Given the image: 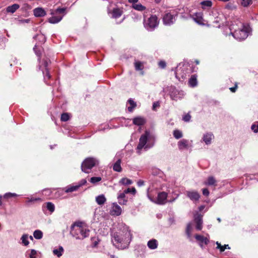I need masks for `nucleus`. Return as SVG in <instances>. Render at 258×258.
<instances>
[{
	"label": "nucleus",
	"mask_w": 258,
	"mask_h": 258,
	"mask_svg": "<svg viewBox=\"0 0 258 258\" xmlns=\"http://www.w3.org/2000/svg\"><path fill=\"white\" fill-rule=\"evenodd\" d=\"M36 37H39V38L42 39L43 42H44L45 41V38L43 35H38Z\"/></svg>",
	"instance_id": "052dcab7"
},
{
	"label": "nucleus",
	"mask_w": 258,
	"mask_h": 258,
	"mask_svg": "<svg viewBox=\"0 0 258 258\" xmlns=\"http://www.w3.org/2000/svg\"><path fill=\"white\" fill-rule=\"evenodd\" d=\"M46 207L47 209L52 213L54 211L55 206L51 202H47L46 203Z\"/></svg>",
	"instance_id": "f704fd0d"
},
{
	"label": "nucleus",
	"mask_w": 258,
	"mask_h": 258,
	"mask_svg": "<svg viewBox=\"0 0 258 258\" xmlns=\"http://www.w3.org/2000/svg\"><path fill=\"white\" fill-rule=\"evenodd\" d=\"M194 220L196 223V229L201 230L203 227L202 216L198 213L195 216Z\"/></svg>",
	"instance_id": "f3484780"
},
{
	"label": "nucleus",
	"mask_w": 258,
	"mask_h": 258,
	"mask_svg": "<svg viewBox=\"0 0 258 258\" xmlns=\"http://www.w3.org/2000/svg\"><path fill=\"white\" fill-rule=\"evenodd\" d=\"M174 91L171 93L170 96L172 99L177 100L178 99H181L182 98L183 96V92L182 91H178L175 90L174 88L173 89Z\"/></svg>",
	"instance_id": "6ab92c4d"
},
{
	"label": "nucleus",
	"mask_w": 258,
	"mask_h": 258,
	"mask_svg": "<svg viewBox=\"0 0 258 258\" xmlns=\"http://www.w3.org/2000/svg\"><path fill=\"white\" fill-rule=\"evenodd\" d=\"M33 50L35 51L36 54L40 57L41 54V51L40 49H38L37 47V46L36 45H35L34 47L33 48Z\"/></svg>",
	"instance_id": "3c124183"
},
{
	"label": "nucleus",
	"mask_w": 258,
	"mask_h": 258,
	"mask_svg": "<svg viewBox=\"0 0 258 258\" xmlns=\"http://www.w3.org/2000/svg\"><path fill=\"white\" fill-rule=\"evenodd\" d=\"M192 18L194 21L199 24L204 25V20L203 19V14L202 12H198L194 14Z\"/></svg>",
	"instance_id": "2eb2a0df"
},
{
	"label": "nucleus",
	"mask_w": 258,
	"mask_h": 258,
	"mask_svg": "<svg viewBox=\"0 0 258 258\" xmlns=\"http://www.w3.org/2000/svg\"><path fill=\"white\" fill-rule=\"evenodd\" d=\"M216 244L217 245L216 248L219 249L220 252H223L226 248H228V249L230 248L228 244H225L224 245H221V244L218 241L216 242Z\"/></svg>",
	"instance_id": "7c9ffc66"
},
{
	"label": "nucleus",
	"mask_w": 258,
	"mask_h": 258,
	"mask_svg": "<svg viewBox=\"0 0 258 258\" xmlns=\"http://www.w3.org/2000/svg\"><path fill=\"white\" fill-rule=\"evenodd\" d=\"M27 254L29 255V258H37V252L34 249H31L27 251Z\"/></svg>",
	"instance_id": "c9c22d12"
},
{
	"label": "nucleus",
	"mask_w": 258,
	"mask_h": 258,
	"mask_svg": "<svg viewBox=\"0 0 258 258\" xmlns=\"http://www.w3.org/2000/svg\"><path fill=\"white\" fill-rule=\"evenodd\" d=\"M20 6L18 4H14L7 8V12L8 13H14L19 8Z\"/></svg>",
	"instance_id": "cd10ccee"
},
{
	"label": "nucleus",
	"mask_w": 258,
	"mask_h": 258,
	"mask_svg": "<svg viewBox=\"0 0 258 258\" xmlns=\"http://www.w3.org/2000/svg\"><path fill=\"white\" fill-rule=\"evenodd\" d=\"M167 194L164 191L158 194L156 201L155 202L158 204L164 205L167 202Z\"/></svg>",
	"instance_id": "9b49d317"
},
{
	"label": "nucleus",
	"mask_w": 258,
	"mask_h": 258,
	"mask_svg": "<svg viewBox=\"0 0 258 258\" xmlns=\"http://www.w3.org/2000/svg\"><path fill=\"white\" fill-rule=\"evenodd\" d=\"M111 15V17L113 18H118L120 17L122 14V11L121 9L119 8H114L112 10V12H109Z\"/></svg>",
	"instance_id": "412c9836"
},
{
	"label": "nucleus",
	"mask_w": 258,
	"mask_h": 258,
	"mask_svg": "<svg viewBox=\"0 0 258 258\" xmlns=\"http://www.w3.org/2000/svg\"><path fill=\"white\" fill-rule=\"evenodd\" d=\"M79 188V185H78L71 186L70 187H67V188L66 189V192H70L76 191Z\"/></svg>",
	"instance_id": "ea45409f"
},
{
	"label": "nucleus",
	"mask_w": 258,
	"mask_h": 258,
	"mask_svg": "<svg viewBox=\"0 0 258 258\" xmlns=\"http://www.w3.org/2000/svg\"><path fill=\"white\" fill-rule=\"evenodd\" d=\"M202 192H203V195H204L205 196L207 197L209 195V190L207 188H203L202 189Z\"/></svg>",
	"instance_id": "5fc2aeb1"
},
{
	"label": "nucleus",
	"mask_w": 258,
	"mask_h": 258,
	"mask_svg": "<svg viewBox=\"0 0 258 258\" xmlns=\"http://www.w3.org/2000/svg\"><path fill=\"white\" fill-rule=\"evenodd\" d=\"M98 161L93 158H87L82 163V170L85 173H89L91 170L97 163Z\"/></svg>",
	"instance_id": "6e6552de"
},
{
	"label": "nucleus",
	"mask_w": 258,
	"mask_h": 258,
	"mask_svg": "<svg viewBox=\"0 0 258 258\" xmlns=\"http://www.w3.org/2000/svg\"><path fill=\"white\" fill-rule=\"evenodd\" d=\"M251 128L253 131V132L257 133L258 132V121H256V122H254L253 124H252L251 126Z\"/></svg>",
	"instance_id": "09e8293b"
},
{
	"label": "nucleus",
	"mask_w": 258,
	"mask_h": 258,
	"mask_svg": "<svg viewBox=\"0 0 258 258\" xmlns=\"http://www.w3.org/2000/svg\"><path fill=\"white\" fill-rule=\"evenodd\" d=\"M128 103L130 104V106L128 107V110L130 112H132L133 109L136 106V103L131 99L128 100Z\"/></svg>",
	"instance_id": "a19ab883"
},
{
	"label": "nucleus",
	"mask_w": 258,
	"mask_h": 258,
	"mask_svg": "<svg viewBox=\"0 0 258 258\" xmlns=\"http://www.w3.org/2000/svg\"><path fill=\"white\" fill-rule=\"evenodd\" d=\"M159 106V104L158 102H154L153 105V109H155L156 107H158Z\"/></svg>",
	"instance_id": "680f3d73"
},
{
	"label": "nucleus",
	"mask_w": 258,
	"mask_h": 258,
	"mask_svg": "<svg viewBox=\"0 0 258 258\" xmlns=\"http://www.w3.org/2000/svg\"><path fill=\"white\" fill-rule=\"evenodd\" d=\"M186 193L187 197L194 202L199 201L201 197L200 194L196 190L187 191Z\"/></svg>",
	"instance_id": "ddd939ff"
},
{
	"label": "nucleus",
	"mask_w": 258,
	"mask_h": 258,
	"mask_svg": "<svg viewBox=\"0 0 258 258\" xmlns=\"http://www.w3.org/2000/svg\"><path fill=\"white\" fill-rule=\"evenodd\" d=\"M138 0H128V2L131 3H136L138 2Z\"/></svg>",
	"instance_id": "0e129e2a"
},
{
	"label": "nucleus",
	"mask_w": 258,
	"mask_h": 258,
	"mask_svg": "<svg viewBox=\"0 0 258 258\" xmlns=\"http://www.w3.org/2000/svg\"><path fill=\"white\" fill-rule=\"evenodd\" d=\"M192 225L191 223L188 224L186 227V233L188 236V238H190L191 237V233L192 231Z\"/></svg>",
	"instance_id": "37998d69"
},
{
	"label": "nucleus",
	"mask_w": 258,
	"mask_h": 258,
	"mask_svg": "<svg viewBox=\"0 0 258 258\" xmlns=\"http://www.w3.org/2000/svg\"><path fill=\"white\" fill-rule=\"evenodd\" d=\"M135 69L137 71H141L144 68L143 64L142 62L137 61L135 62Z\"/></svg>",
	"instance_id": "4c0bfd02"
},
{
	"label": "nucleus",
	"mask_w": 258,
	"mask_h": 258,
	"mask_svg": "<svg viewBox=\"0 0 258 258\" xmlns=\"http://www.w3.org/2000/svg\"><path fill=\"white\" fill-rule=\"evenodd\" d=\"M50 62V60L48 59H43L42 61L39 63V69H40L43 74L44 80L47 84H49L46 81L47 79H49L51 77L48 69V66Z\"/></svg>",
	"instance_id": "9d476101"
},
{
	"label": "nucleus",
	"mask_w": 258,
	"mask_h": 258,
	"mask_svg": "<svg viewBox=\"0 0 258 258\" xmlns=\"http://www.w3.org/2000/svg\"><path fill=\"white\" fill-rule=\"evenodd\" d=\"M148 197L151 201H153V199L148 195Z\"/></svg>",
	"instance_id": "774afa93"
},
{
	"label": "nucleus",
	"mask_w": 258,
	"mask_h": 258,
	"mask_svg": "<svg viewBox=\"0 0 258 258\" xmlns=\"http://www.w3.org/2000/svg\"><path fill=\"white\" fill-rule=\"evenodd\" d=\"M202 7L203 9H205L207 8L211 7L212 5V3L210 1H206L201 2V3Z\"/></svg>",
	"instance_id": "e433bc0d"
},
{
	"label": "nucleus",
	"mask_w": 258,
	"mask_h": 258,
	"mask_svg": "<svg viewBox=\"0 0 258 258\" xmlns=\"http://www.w3.org/2000/svg\"><path fill=\"white\" fill-rule=\"evenodd\" d=\"M70 119L69 114L67 113H63L61 115V120L62 121H67Z\"/></svg>",
	"instance_id": "49530a36"
},
{
	"label": "nucleus",
	"mask_w": 258,
	"mask_h": 258,
	"mask_svg": "<svg viewBox=\"0 0 258 258\" xmlns=\"http://www.w3.org/2000/svg\"><path fill=\"white\" fill-rule=\"evenodd\" d=\"M158 64L159 66L162 69H163L166 67V62L164 61H159Z\"/></svg>",
	"instance_id": "6e6d98bb"
},
{
	"label": "nucleus",
	"mask_w": 258,
	"mask_h": 258,
	"mask_svg": "<svg viewBox=\"0 0 258 258\" xmlns=\"http://www.w3.org/2000/svg\"><path fill=\"white\" fill-rule=\"evenodd\" d=\"M217 220L219 221V222H221V219L220 218H218Z\"/></svg>",
	"instance_id": "338daca9"
},
{
	"label": "nucleus",
	"mask_w": 258,
	"mask_h": 258,
	"mask_svg": "<svg viewBox=\"0 0 258 258\" xmlns=\"http://www.w3.org/2000/svg\"><path fill=\"white\" fill-rule=\"evenodd\" d=\"M173 136L176 139H179L182 137V133L179 130H175L173 132Z\"/></svg>",
	"instance_id": "c03bdc74"
},
{
	"label": "nucleus",
	"mask_w": 258,
	"mask_h": 258,
	"mask_svg": "<svg viewBox=\"0 0 258 258\" xmlns=\"http://www.w3.org/2000/svg\"><path fill=\"white\" fill-rule=\"evenodd\" d=\"M125 194L132 193L133 195H135L136 193V189L135 187H133L132 188H128L124 190L123 191Z\"/></svg>",
	"instance_id": "a18cd8bd"
},
{
	"label": "nucleus",
	"mask_w": 258,
	"mask_h": 258,
	"mask_svg": "<svg viewBox=\"0 0 258 258\" xmlns=\"http://www.w3.org/2000/svg\"><path fill=\"white\" fill-rule=\"evenodd\" d=\"M137 184L139 186H143L144 184V182L143 180H140L138 181Z\"/></svg>",
	"instance_id": "bf43d9fd"
},
{
	"label": "nucleus",
	"mask_w": 258,
	"mask_h": 258,
	"mask_svg": "<svg viewBox=\"0 0 258 258\" xmlns=\"http://www.w3.org/2000/svg\"><path fill=\"white\" fill-rule=\"evenodd\" d=\"M155 141V135L149 131H146L139 139V142L137 147L138 153L140 154L142 149L147 150L153 147Z\"/></svg>",
	"instance_id": "7ed1b4c3"
},
{
	"label": "nucleus",
	"mask_w": 258,
	"mask_h": 258,
	"mask_svg": "<svg viewBox=\"0 0 258 258\" xmlns=\"http://www.w3.org/2000/svg\"><path fill=\"white\" fill-rule=\"evenodd\" d=\"M66 8H57L55 11H51L50 14L52 16L48 21L51 24H55L60 22L65 14Z\"/></svg>",
	"instance_id": "423d86ee"
},
{
	"label": "nucleus",
	"mask_w": 258,
	"mask_h": 258,
	"mask_svg": "<svg viewBox=\"0 0 258 258\" xmlns=\"http://www.w3.org/2000/svg\"><path fill=\"white\" fill-rule=\"evenodd\" d=\"M252 0H242L241 2V5L244 7H246L248 6L249 5L251 4Z\"/></svg>",
	"instance_id": "8fccbe9b"
},
{
	"label": "nucleus",
	"mask_w": 258,
	"mask_h": 258,
	"mask_svg": "<svg viewBox=\"0 0 258 258\" xmlns=\"http://www.w3.org/2000/svg\"><path fill=\"white\" fill-rule=\"evenodd\" d=\"M17 196V195L15 193H11V192H9V193H7L5 195H4V198H10L11 197H16Z\"/></svg>",
	"instance_id": "603ef678"
},
{
	"label": "nucleus",
	"mask_w": 258,
	"mask_h": 258,
	"mask_svg": "<svg viewBox=\"0 0 258 258\" xmlns=\"http://www.w3.org/2000/svg\"><path fill=\"white\" fill-rule=\"evenodd\" d=\"M118 203L120 205H126L127 200L125 198V194L124 192L119 193L117 197Z\"/></svg>",
	"instance_id": "5701e85b"
},
{
	"label": "nucleus",
	"mask_w": 258,
	"mask_h": 258,
	"mask_svg": "<svg viewBox=\"0 0 258 258\" xmlns=\"http://www.w3.org/2000/svg\"><path fill=\"white\" fill-rule=\"evenodd\" d=\"M33 236L36 239H40L42 238L43 233L40 230H36L33 233Z\"/></svg>",
	"instance_id": "473e14b6"
},
{
	"label": "nucleus",
	"mask_w": 258,
	"mask_h": 258,
	"mask_svg": "<svg viewBox=\"0 0 258 258\" xmlns=\"http://www.w3.org/2000/svg\"><path fill=\"white\" fill-rule=\"evenodd\" d=\"M106 201V199L104 195H100L96 197V202L99 205H103Z\"/></svg>",
	"instance_id": "393cba45"
},
{
	"label": "nucleus",
	"mask_w": 258,
	"mask_h": 258,
	"mask_svg": "<svg viewBox=\"0 0 258 258\" xmlns=\"http://www.w3.org/2000/svg\"><path fill=\"white\" fill-rule=\"evenodd\" d=\"M119 183L123 185H130L133 183L132 180L127 178H122Z\"/></svg>",
	"instance_id": "58836bf2"
},
{
	"label": "nucleus",
	"mask_w": 258,
	"mask_h": 258,
	"mask_svg": "<svg viewBox=\"0 0 258 258\" xmlns=\"http://www.w3.org/2000/svg\"><path fill=\"white\" fill-rule=\"evenodd\" d=\"M147 245L151 249H155L157 247L158 242L156 239H152L148 242Z\"/></svg>",
	"instance_id": "a878e982"
},
{
	"label": "nucleus",
	"mask_w": 258,
	"mask_h": 258,
	"mask_svg": "<svg viewBox=\"0 0 258 258\" xmlns=\"http://www.w3.org/2000/svg\"><path fill=\"white\" fill-rule=\"evenodd\" d=\"M122 209L116 203H113L110 210V214L114 216H119L121 214Z\"/></svg>",
	"instance_id": "4468645a"
},
{
	"label": "nucleus",
	"mask_w": 258,
	"mask_h": 258,
	"mask_svg": "<svg viewBox=\"0 0 258 258\" xmlns=\"http://www.w3.org/2000/svg\"><path fill=\"white\" fill-rule=\"evenodd\" d=\"M133 8L138 11H142L146 9V8L140 4H134Z\"/></svg>",
	"instance_id": "79ce46f5"
},
{
	"label": "nucleus",
	"mask_w": 258,
	"mask_h": 258,
	"mask_svg": "<svg viewBox=\"0 0 258 258\" xmlns=\"http://www.w3.org/2000/svg\"><path fill=\"white\" fill-rule=\"evenodd\" d=\"M87 182V181L86 179H82L80 181V183L78 184L79 185V187L84 184H85Z\"/></svg>",
	"instance_id": "13d9d810"
},
{
	"label": "nucleus",
	"mask_w": 258,
	"mask_h": 258,
	"mask_svg": "<svg viewBox=\"0 0 258 258\" xmlns=\"http://www.w3.org/2000/svg\"><path fill=\"white\" fill-rule=\"evenodd\" d=\"M195 238L199 241V245L202 248H203V244L207 245L209 242V236L204 237L203 235L196 234L195 235Z\"/></svg>",
	"instance_id": "f8f14e48"
},
{
	"label": "nucleus",
	"mask_w": 258,
	"mask_h": 258,
	"mask_svg": "<svg viewBox=\"0 0 258 258\" xmlns=\"http://www.w3.org/2000/svg\"><path fill=\"white\" fill-rule=\"evenodd\" d=\"M99 240L98 239L96 240L95 239H93V242H92V246L93 247H97L98 243H99Z\"/></svg>",
	"instance_id": "4d7b16f0"
},
{
	"label": "nucleus",
	"mask_w": 258,
	"mask_h": 258,
	"mask_svg": "<svg viewBox=\"0 0 258 258\" xmlns=\"http://www.w3.org/2000/svg\"><path fill=\"white\" fill-rule=\"evenodd\" d=\"M177 10H170L165 12L163 16V22L165 25L170 26L174 23L178 16Z\"/></svg>",
	"instance_id": "39448f33"
},
{
	"label": "nucleus",
	"mask_w": 258,
	"mask_h": 258,
	"mask_svg": "<svg viewBox=\"0 0 258 258\" xmlns=\"http://www.w3.org/2000/svg\"><path fill=\"white\" fill-rule=\"evenodd\" d=\"M70 233L76 239L83 240L89 236L90 230L82 223H75L71 227Z\"/></svg>",
	"instance_id": "20e7f679"
},
{
	"label": "nucleus",
	"mask_w": 258,
	"mask_h": 258,
	"mask_svg": "<svg viewBox=\"0 0 258 258\" xmlns=\"http://www.w3.org/2000/svg\"><path fill=\"white\" fill-rule=\"evenodd\" d=\"M178 146L179 150L187 149L191 147V145L189 141L185 139H182L178 143Z\"/></svg>",
	"instance_id": "dca6fc26"
},
{
	"label": "nucleus",
	"mask_w": 258,
	"mask_h": 258,
	"mask_svg": "<svg viewBox=\"0 0 258 258\" xmlns=\"http://www.w3.org/2000/svg\"><path fill=\"white\" fill-rule=\"evenodd\" d=\"M146 119L141 116L135 117L133 119V123L137 125H142L146 123Z\"/></svg>",
	"instance_id": "b1692460"
},
{
	"label": "nucleus",
	"mask_w": 258,
	"mask_h": 258,
	"mask_svg": "<svg viewBox=\"0 0 258 258\" xmlns=\"http://www.w3.org/2000/svg\"><path fill=\"white\" fill-rule=\"evenodd\" d=\"M64 251L63 248L61 246H59L58 248L54 249L53 250V253L57 257L61 256Z\"/></svg>",
	"instance_id": "c85d7f7f"
},
{
	"label": "nucleus",
	"mask_w": 258,
	"mask_h": 258,
	"mask_svg": "<svg viewBox=\"0 0 258 258\" xmlns=\"http://www.w3.org/2000/svg\"><path fill=\"white\" fill-rule=\"evenodd\" d=\"M159 21L156 16H151L144 20V26L148 31H153L158 25Z\"/></svg>",
	"instance_id": "1a4fd4ad"
},
{
	"label": "nucleus",
	"mask_w": 258,
	"mask_h": 258,
	"mask_svg": "<svg viewBox=\"0 0 258 258\" xmlns=\"http://www.w3.org/2000/svg\"><path fill=\"white\" fill-rule=\"evenodd\" d=\"M203 183L204 185L207 186H216L217 185V181L214 176H210L204 181Z\"/></svg>",
	"instance_id": "a211bd4d"
},
{
	"label": "nucleus",
	"mask_w": 258,
	"mask_h": 258,
	"mask_svg": "<svg viewBox=\"0 0 258 258\" xmlns=\"http://www.w3.org/2000/svg\"><path fill=\"white\" fill-rule=\"evenodd\" d=\"M120 164L121 160L119 159L115 162V163L114 164L113 166V170L117 172H121L122 170V168Z\"/></svg>",
	"instance_id": "bb28decb"
},
{
	"label": "nucleus",
	"mask_w": 258,
	"mask_h": 258,
	"mask_svg": "<svg viewBox=\"0 0 258 258\" xmlns=\"http://www.w3.org/2000/svg\"><path fill=\"white\" fill-rule=\"evenodd\" d=\"M213 138L214 136L212 133H207L204 135L203 140L206 144L209 145L211 143Z\"/></svg>",
	"instance_id": "4be33fe9"
},
{
	"label": "nucleus",
	"mask_w": 258,
	"mask_h": 258,
	"mask_svg": "<svg viewBox=\"0 0 258 258\" xmlns=\"http://www.w3.org/2000/svg\"><path fill=\"white\" fill-rule=\"evenodd\" d=\"M34 15L36 17H42L46 15L45 10L42 8H37L33 10Z\"/></svg>",
	"instance_id": "aec40b11"
},
{
	"label": "nucleus",
	"mask_w": 258,
	"mask_h": 258,
	"mask_svg": "<svg viewBox=\"0 0 258 258\" xmlns=\"http://www.w3.org/2000/svg\"><path fill=\"white\" fill-rule=\"evenodd\" d=\"M41 201V199L40 198H36L33 196H31L30 197H27L26 198V203L29 204L30 203H34L37 201Z\"/></svg>",
	"instance_id": "2f4dec72"
},
{
	"label": "nucleus",
	"mask_w": 258,
	"mask_h": 258,
	"mask_svg": "<svg viewBox=\"0 0 258 258\" xmlns=\"http://www.w3.org/2000/svg\"><path fill=\"white\" fill-rule=\"evenodd\" d=\"M28 235L27 234H24L21 237V240L22 241V243L24 245L27 246L29 244V241H28Z\"/></svg>",
	"instance_id": "72a5a7b5"
},
{
	"label": "nucleus",
	"mask_w": 258,
	"mask_h": 258,
	"mask_svg": "<svg viewBox=\"0 0 258 258\" xmlns=\"http://www.w3.org/2000/svg\"><path fill=\"white\" fill-rule=\"evenodd\" d=\"M131 239L132 236L129 228L124 224H121L118 231L112 234V242L117 247H126Z\"/></svg>",
	"instance_id": "f257e3e1"
},
{
	"label": "nucleus",
	"mask_w": 258,
	"mask_h": 258,
	"mask_svg": "<svg viewBox=\"0 0 258 258\" xmlns=\"http://www.w3.org/2000/svg\"><path fill=\"white\" fill-rule=\"evenodd\" d=\"M101 180V178L100 177H93L90 178V181L93 184H96Z\"/></svg>",
	"instance_id": "de8ad7c7"
},
{
	"label": "nucleus",
	"mask_w": 258,
	"mask_h": 258,
	"mask_svg": "<svg viewBox=\"0 0 258 258\" xmlns=\"http://www.w3.org/2000/svg\"><path fill=\"white\" fill-rule=\"evenodd\" d=\"M180 64L177 67L175 71V77L176 78L180 81L184 80L187 75L189 73V71L187 69L186 64H183L182 67H180Z\"/></svg>",
	"instance_id": "0eeeda50"
},
{
	"label": "nucleus",
	"mask_w": 258,
	"mask_h": 258,
	"mask_svg": "<svg viewBox=\"0 0 258 258\" xmlns=\"http://www.w3.org/2000/svg\"><path fill=\"white\" fill-rule=\"evenodd\" d=\"M230 34L238 40H244L248 36V28L239 20H237L229 26Z\"/></svg>",
	"instance_id": "f03ea898"
},
{
	"label": "nucleus",
	"mask_w": 258,
	"mask_h": 258,
	"mask_svg": "<svg viewBox=\"0 0 258 258\" xmlns=\"http://www.w3.org/2000/svg\"><path fill=\"white\" fill-rule=\"evenodd\" d=\"M237 85H235V86L234 87L230 88V90L231 92H235L237 89Z\"/></svg>",
	"instance_id": "e2e57ef3"
},
{
	"label": "nucleus",
	"mask_w": 258,
	"mask_h": 258,
	"mask_svg": "<svg viewBox=\"0 0 258 258\" xmlns=\"http://www.w3.org/2000/svg\"><path fill=\"white\" fill-rule=\"evenodd\" d=\"M205 208V206H201L199 207V210L200 211H202Z\"/></svg>",
	"instance_id": "69168bd1"
},
{
	"label": "nucleus",
	"mask_w": 258,
	"mask_h": 258,
	"mask_svg": "<svg viewBox=\"0 0 258 258\" xmlns=\"http://www.w3.org/2000/svg\"><path fill=\"white\" fill-rule=\"evenodd\" d=\"M189 85L190 87H194L197 85V77L195 75H192L188 81Z\"/></svg>",
	"instance_id": "c756f323"
},
{
	"label": "nucleus",
	"mask_w": 258,
	"mask_h": 258,
	"mask_svg": "<svg viewBox=\"0 0 258 258\" xmlns=\"http://www.w3.org/2000/svg\"><path fill=\"white\" fill-rule=\"evenodd\" d=\"M190 118V115L189 114H187L183 116L182 119L184 121L187 122L189 121Z\"/></svg>",
	"instance_id": "864d4df0"
}]
</instances>
